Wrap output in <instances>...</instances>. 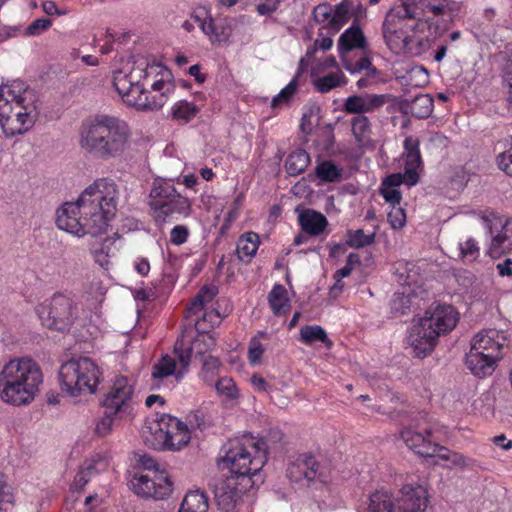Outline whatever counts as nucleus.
Instances as JSON below:
<instances>
[{
	"mask_svg": "<svg viewBox=\"0 0 512 512\" xmlns=\"http://www.w3.org/2000/svg\"><path fill=\"white\" fill-rule=\"evenodd\" d=\"M265 336L266 334L264 332H259L258 335L254 336L249 342L248 359L253 365L259 364L261 362V358L264 353V347L260 338Z\"/></svg>",
	"mask_w": 512,
	"mask_h": 512,
	"instance_id": "obj_48",
	"label": "nucleus"
},
{
	"mask_svg": "<svg viewBox=\"0 0 512 512\" xmlns=\"http://www.w3.org/2000/svg\"><path fill=\"white\" fill-rule=\"evenodd\" d=\"M113 244V240L105 239L101 246L94 251V259L102 268L107 269L111 264V258L115 256L116 249Z\"/></svg>",
	"mask_w": 512,
	"mask_h": 512,
	"instance_id": "obj_45",
	"label": "nucleus"
},
{
	"mask_svg": "<svg viewBox=\"0 0 512 512\" xmlns=\"http://www.w3.org/2000/svg\"><path fill=\"white\" fill-rule=\"evenodd\" d=\"M213 315L218 316V314L214 312H205L201 319L197 318L196 320H193L194 327L199 333L192 343H185L184 338L176 341L174 345V353L177 356L178 362L182 364V369L178 372L179 378H183L186 374L191 363L193 352L196 355L204 356L205 353L211 351L216 346L215 338L206 333L207 327L204 325L207 318L212 317Z\"/></svg>",
	"mask_w": 512,
	"mask_h": 512,
	"instance_id": "obj_11",
	"label": "nucleus"
},
{
	"mask_svg": "<svg viewBox=\"0 0 512 512\" xmlns=\"http://www.w3.org/2000/svg\"><path fill=\"white\" fill-rule=\"evenodd\" d=\"M177 191L170 180L157 178L153 181V186L150 191V202L151 209L155 212L157 218L160 214V208L155 203L160 205H166L167 202L176 197Z\"/></svg>",
	"mask_w": 512,
	"mask_h": 512,
	"instance_id": "obj_24",
	"label": "nucleus"
},
{
	"mask_svg": "<svg viewBox=\"0 0 512 512\" xmlns=\"http://www.w3.org/2000/svg\"><path fill=\"white\" fill-rule=\"evenodd\" d=\"M498 360V358H488L481 352L469 350L466 354L465 364L474 376L484 378L494 372Z\"/></svg>",
	"mask_w": 512,
	"mask_h": 512,
	"instance_id": "obj_25",
	"label": "nucleus"
},
{
	"mask_svg": "<svg viewBox=\"0 0 512 512\" xmlns=\"http://www.w3.org/2000/svg\"><path fill=\"white\" fill-rule=\"evenodd\" d=\"M118 415V413H109L108 409H105L104 415L96 423L95 433L100 437L110 434L114 418Z\"/></svg>",
	"mask_w": 512,
	"mask_h": 512,
	"instance_id": "obj_50",
	"label": "nucleus"
},
{
	"mask_svg": "<svg viewBox=\"0 0 512 512\" xmlns=\"http://www.w3.org/2000/svg\"><path fill=\"white\" fill-rule=\"evenodd\" d=\"M300 340L307 345L315 342H322L328 349L333 345L332 341L328 338L326 331L319 325H306L301 327Z\"/></svg>",
	"mask_w": 512,
	"mask_h": 512,
	"instance_id": "obj_35",
	"label": "nucleus"
},
{
	"mask_svg": "<svg viewBox=\"0 0 512 512\" xmlns=\"http://www.w3.org/2000/svg\"><path fill=\"white\" fill-rule=\"evenodd\" d=\"M375 232L365 233L362 229L348 230L346 243L352 248H363L375 241Z\"/></svg>",
	"mask_w": 512,
	"mask_h": 512,
	"instance_id": "obj_43",
	"label": "nucleus"
},
{
	"mask_svg": "<svg viewBox=\"0 0 512 512\" xmlns=\"http://www.w3.org/2000/svg\"><path fill=\"white\" fill-rule=\"evenodd\" d=\"M333 7L328 3L318 4L313 9V18L319 24H327L332 18Z\"/></svg>",
	"mask_w": 512,
	"mask_h": 512,
	"instance_id": "obj_51",
	"label": "nucleus"
},
{
	"mask_svg": "<svg viewBox=\"0 0 512 512\" xmlns=\"http://www.w3.org/2000/svg\"><path fill=\"white\" fill-rule=\"evenodd\" d=\"M51 25V20L47 18H40L34 20L26 29L28 35H38L47 30Z\"/></svg>",
	"mask_w": 512,
	"mask_h": 512,
	"instance_id": "obj_59",
	"label": "nucleus"
},
{
	"mask_svg": "<svg viewBox=\"0 0 512 512\" xmlns=\"http://www.w3.org/2000/svg\"><path fill=\"white\" fill-rule=\"evenodd\" d=\"M400 436L410 450L422 457L435 456L439 448L433 439L431 427H407L401 431Z\"/></svg>",
	"mask_w": 512,
	"mask_h": 512,
	"instance_id": "obj_15",
	"label": "nucleus"
},
{
	"mask_svg": "<svg viewBox=\"0 0 512 512\" xmlns=\"http://www.w3.org/2000/svg\"><path fill=\"white\" fill-rule=\"evenodd\" d=\"M438 335L433 329H428L427 325L420 318L413 323L407 338L408 344L418 357H424L435 347Z\"/></svg>",
	"mask_w": 512,
	"mask_h": 512,
	"instance_id": "obj_20",
	"label": "nucleus"
},
{
	"mask_svg": "<svg viewBox=\"0 0 512 512\" xmlns=\"http://www.w3.org/2000/svg\"><path fill=\"white\" fill-rule=\"evenodd\" d=\"M189 236V230L184 225L175 226L170 232V242L174 245L184 244Z\"/></svg>",
	"mask_w": 512,
	"mask_h": 512,
	"instance_id": "obj_56",
	"label": "nucleus"
},
{
	"mask_svg": "<svg viewBox=\"0 0 512 512\" xmlns=\"http://www.w3.org/2000/svg\"><path fill=\"white\" fill-rule=\"evenodd\" d=\"M279 7V0H262L256 5V11L261 16L274 13Z\"/></svg>",
	"mask_w": 512,
	"mask_h": 512,
	"instance_id": "obj_60",
	"label": "nucleus"
},
{
	"mask_svg": "<svg viewBox=\"0 0 512 512\" xmlns=\"http://www.w3.org/2000/svg\"><path fill=\"white\" fill-rule=\"evenodd\" d=\"M483 225L491 237L489 254L496 257L512 252V218L505 219L494 212L481 216Z\"/></svg>",
	"mask_w": 512,
	"mask_h": 512,
	"instance_id": "obj_13",
	"label": "nucleus"
},
{
	"mask_svg": "<svg viewBox=\"0 0 512 512\" xmlns=\"http://www.w3.org/2000/svg\"><path fill=\"white\" fill-rule=\"evenodd\" d=\"M318 468L319 464L312 455L302 454L289 463L287 476L295 483H309L315 479Z\"/></svg>",
	"mask_w": 512,
	"mask_h": 512,
	"instance_id": "obj_21",
	"label": "nucleus"
},
{
	"mask_svg": "<svg viewBox=\"0 0 512 512\" xmlns=\"http://www.w3.org/2000/svg\"><path fill=\"white\" fill-rule=\"evenodd\" d=\"M259 236L254 232H247L237 241V254L240 260L250 261L259 247Z\"/></svg>",
	"mask_w": 512,
	"mask_h": 512,
	"instance_id": "obj_31",
	"label": "nucleus"
},
{
	"mask_svg": "<svg viewBox=\"0 0 512 512\" xmlns=\"http://www.w3.org/2000/svg\"><path fill=\"white\" fill-rule=\"evenodd\" d=\"M198 113V108L194 103L181 100L175 103L171 109L172 118L187 123L191 121Z\"/></svg>",
	"mask_w": 512,
	"mask_h": 512,
	"instance_id": "obj_42",
	"label": "nucleus"
},
{
	"mask_svg": "<svg viewBox=\"0 0 512 512\" xmlns=\"http://www.w3.org/2000/svg\"><path fill=\"white\" fill-rule=\"evenodd\" d=\"M205 305V301L200 299V297L196 296L188 308L187 318H191L192 316H198V314H200L203 311Z\"/></svg>",
	"mask_w": 512,
	"mask_h": 512,
	"instance_id": "obj_63",
	"label": "nucleus"
},
{
	"mask_svg": "<svg viewBox=\"0 0 512 512\" xmlns=\"http://www.w3.org/2000/svg\"><path fill=\"white\" fill-rule=\"evenodd\" d=\"M389 99L387 94L351 95L344 100L342 110L354 116L366 115L380 110Z\"/></svg>",
	"mask_w": 512,
	"mask_h": 512,
	"instance_id": "obj_19",
	"label": "nucleus"
},
{
	"mask_svg": "<svg viewBox=\"0 0 512 512\" xmlns=\"http://www.w3.org/2000/svg\"><path fill=\"white\" fill-rule=\"evenodd\" d=\"M13 496L9 492V487L6 485L4 475L0 472V512L6 511V505L12 503Z\"/></svg>",
	"mask_w": 512,
	"mask_h": 512,
	"instance_id": "obj_58",
	"label": "nucleus"
},
{
	"mask_svg": "<svg viewBox=\"0 0 512 512\" xmlns=\"http://www.w3.org/2000/svg\"><path fill=\"white\" fill-rule=\"evenodd\" d=\"M499 333L496 330H483L477 333L471 340L470 350L481 352L486 357L501 358L503 343H500Z\"/></svg>",
	"mask_w": 512,
	"mask_h": 512,
	"instance_id": "obj_22",
	"label": "nucleus"
},
{
	"mask_svg": "<svg viewBox=\"0 0 512 512\" xmlns=\"http://www.w3.org/2000/svg\"><path fill=\"white\" fill-rule=\"evenodd\" d=\"M309 164V154L303 149H298L288 155L285 161V169L290 176H297L303 173Z\"/></svg>",
	"mask_w": 512,
	"mask_h": 512,
	"instance_id": "obj_34",
	"label": "nucleus"
},
{
	"mask_svg": "<svg viewBox=\"0 0 512 512\" xmlns=\"http://www.w3.org/2000/svg\"><path fill=\"white\" fill-rule=\"evenodd\" d=\"M389 224L394 228H402L406 223V214L404 209L399 206L392 207L391 211L387 215Z\"/></svg>",
	"mask_w": 512,
	"mask_h": 512,
	"instance_id": "obj_52",
	"label": "nucleus"
},
{
	"mask_svg": "<svg viewBox=\"0 0 512 512\" xmlns=\"http://www.w3.org/2000/svg\"><path fill=\"white\" fill-rule=\"evenodd\" d=\"M179 364L180 367L177 368L175 360L169 355H165L153 366L152 376L163 379L175 375L177 380H181L182 378L178 377V372L182 369V364L180 362Z\"/></svg>",
	"mask_w": 512,
	"mask_h": 512,
	"instance_id": "obj_39",
	"label": "nucleus"
},
{
	"mask_svg": "<svg viewBox=\"0 0 512 512\" xmlns=\"http://www.w3.org/2000/svg\"><path fill=\"white\" fill-rule=\"evenodd\" d=\"M459 256L464 262H473L480 256V247L478 242L469 237L459 243Z\"/></svg>",
	"mask_w": 512,
	"mask_h": 512,
	"instance_id": "obj_46",
	"label": "nucleus"
},
{
	"mask_svg": "<svg viewBox=\"0 0 512 512\" xmlns=\"http://www.w3.org/2000/svg\"><path fill=\"white\" fill-rule=\"evenodd\" d=\"M43 382L39 364L31 358L10 360L0 371V398L11 405L31 403Z\"/></svg>",
	"mask_w": 512,
	"mask_h": 512,
	"instance_id": "obj_5",
	"label": "nucleus"
},
{
	"mask_svg": "<svg viewBox=\"0 0 512 512\" xmlns=\"http://www.w3.org/2000/svg\"><path fill=\"white\" fill-rule=\"evenodd\" d=\"M434 101L427 94L417 95L410 104V110L413 116L424 119L433 111Z\"/></svg>",
	"mask_w": 512,
	"mask_h": 512,
	"instance_id": "obj_40",
	"label": "nucleus"
},
{
	"mask_svg": "<svg viewBox=\"0 0 512 512\" xmlns=\"http://www.w3.org/2000/svg\"><path fill=\"white\" fill-rule=\"evenodd\" d=\"M194 20L212 43L222 42L228 39L229 32L227 29L223 25L216 23L210 15H206L204 18L196 15L194 16Z\"/></svg>",
	"mask_w": 512,
	"mask_h": 512,
	"instance_id": "obj_29",
	"label": "nucleus"
},
{
	"mask_svg": "<svg viewBox=\"0 0 512 512\" xmlns=\"http://www.w3.org/2000/svg\"><path fill=\"white\" fill-rule=\"evenodd\" d=\"M299 224L307 234L317 236L325 230L328 221L322 213L307 209L300 213Z\"/></svg>",
	"mask_w": 512,
	"mask_h": 512,
	"instance_id": "obj_28",
	"label": "nucleus"
},
{
	"mask_svg": "<svg viewBox=\"0 0 512 512\" xmlns=\"http://www.w3.org/2000/svg\"><path fill=\"white\" fill-rule=\"evenodd\" d=\"M208 498L199 490L188 492L178 512H208Z\"/></svg>",
	"mask_w": 512,
	"mask_h": 512,
	"instance_id": "obj_32",
	"label": "nucleus"
},
{
	"mask_svg": "<svg viewBox=\"0 0 512 512\" xmlns=\"http://www.w3.org/2000/svg\"><path fill=\"white\" fill-rule=\"evenodd\" d=\"M350 1H342L341 3L333 7L332 18L330 21L323 25V29H327V32L335 35L350 19Z\"/></svg>",
	"mask_w": 512,
	"mask_h": 512,
	"instance_id": "obj_30",
	"label": "nucleus"
},
{
	"mask_svg": "<svg viewBox=\"0 0 512 512\" xmlns=\"http://www.w3.org/2000/svg\"><path fill=\"white\" fill-rule=\"evenodd\" d=\"M402 183L408 185L407 172L405 170L404 173H395L386 177L382 183V186L396 188Z\"/></svg>",
	"mask_w": 512,
	"mask_h": 512,
	"instance_id": "obj_61",
	"label": "nucleus"
},
{
	"mask_svg": "<svg viewBox=\"0 0 512 512\" xmlns=\"http://www.w3.org/2000/svg\"><path fill=\"white\" fill-rule=\"evenodd\" d=\"M94 469L93 463H86L75 476L74 486L79 489L83 488L89 482V478L93 475Z\"/></svg>",
	"mask_w": 512,
	"mask_h": 512,
	"instance_id": "obj_53",
	"label": "nucleus"
},
{
	"mask_svg": "<svg viewBox=\"0 0 512 512\" xmlns=\"http://www.w3.org/2000/svg\"><path fill=\"white\" fill-rule=\"evenodd\" d=\"M437 451H440V453L437 454L438 458L444 461H449L451 463V467L465 468L471 464L470 458L459 452L449 450L444 446L439 445Z\"/></svg>",
	"mask_w": 512,
	"mask_h": 512,
	"instance_id": "obj_44",
	"label": "nucleus"
},
{
	"mask_svg": "<svg viewBox=\"0 0 512 512\" xmlns=\"http://www.w3.org/2000/svg\"><path fill=\"white\" fill-rule=\"evenodd\" d=\"M250 384L253 390L257 393H266L272 395L273 388L272 386L259 374H253L250 377ZM273 399V396H271Z\"/></svg>",
	"mask_w": 512,
	"mask_h": 512,
	"instance_id": "obj_54",
	"label": "nucleus"
},
{
	"mask_svg": "<svg viewBox=\"0 0 512 512\" xmlns=\"http://www.w3.org/2000/svg\"><path fill=\"white\" fill-rule=\"evenodd\" d=\"M130 138L128 124L108 114H96L83 120L78 132L81 150L104 161L122 156L129 146Z\"/></svg>",
	"mask_w": 512,
	"mask_h": 512,
	"instance_id": "obj_4",
	"label": "nucleus"
},
{
	"mask_svg": "<svg viewBox=\"0 0 512 512\" xmlns=\"http://www.w3.org/2000/svg\"><path fill=\"white\" fill-rule=\"evenodd\" d=\"M154 435L155 441L151 445L158 450H180L191 438L187 425L169 414H164L157 420Z\"/></svg>",
	"mask_w": 512,
	"mask_h": 512,
	"instance_id": "obj_12",
	"label": "nucleus"
},
{
	"mask_svg": "<svg viewBox=\"0 0 512 512\" xmlns=\"http://www.w3.org/2000/svg\"><path fill=\"white\" fill-rule=\"evenodd\" d=\"M297 86V79L294 78L275 97H273L271 101V107L276 108L280 105L287 104L290 101L291 97L295 94Z\"/></svg>",
	"mask_w": 512,
	"mask_h": 512,
	"instance_id": "obj_49",
	"label": "nucleus"
},
{
	"mask_svg": "<svg viewBox=\"0 0 512 512\" xmlns=\"http://www.w3.org/2000/svg\"><path fill=\"white\" fill-rule=\"evenodd\" d=\"M119 196L114 180L96 179L76 202H66L57 210L56 225L78 237L86 234L98 236L107 230L109 221L114 218Z\"/></svg>",
	"mask_w": 512,
	"mask_h": 512,
	"instance_id": "obj_1",
	"label": "nucleus"
},
{
	"mask_svg": "<svg viewBox=\"0 0 512 512\" xmlns=\"http://www.w3.org/2000/svg\"><path fill=\"white\" fill-rule=\"evenodd\" d=\"M133 491L146 499L162 500L172 492V482L164 473L153 472V475L134 476L131 480Z\"/></svg>",
	"mask_w": 512,
	"mask_h": 512,
	"instance_id": "obj_14",
	"label": "nucleus"
},
{
	"mask_svg": "<svg viewBox=\"0 0 512 512\" xmlns=\"http://www.w3.org/2000/svg\"><path fill=\"white\" fill-rule=\"evenodd\" d=\"M343 66L351 74H355V73H360L362 71H366V75L367 76L373 77L377 73L376 68L372 65V62L367 57H363V58L359 59L355 63H351L349 61H344L343 62Z\"/></svg>",
	"mask_w": 512,
	"mask_h": 512,
	"instance_id": "obj_47",
	"label": "nucleus"
},
{
	"mask_svg": "<svg viewBox=\"0 0 512 512\" xmlns=\"http://www.w3.org/2000/svg\"><path fill=\"white\" fill-rule=\"evenodd\" d=\"M169 70L159 63L137 61L129 73L113 74V85L123 101L141 111L163 107L174 92V84L165 79Z\"/></svg>",
	"mask_w": 512,
	"mask_h": 512,
	"instance_id": "obj_3",
	"label": "nucleus"
},
{
	"mask_svg": "<svg viewBox=\"0 0 512 512\" xmlns=\"http://www.w3.org/2000/svg\"><path fill=\"white\" fill-rule=\"evenodd\" d=\"M351 133L356 144L367 147L372 142V123L367 115L353 116L350 120Z\"/></svg>",
	"mask_w": 512,
	"mask_h": 512,
	"instance_id": "obj_26",
	"label": "nucleus"
},
{
	"mask_svg": "<svg viewBox=\"0 0 512 512\" xmlns=\"http://www.w3.org/2000/svg\"><path fill=\"white\" fill-rule=\"evenodd\" d=\"M347 84V78L343 72L337 71L313 80L315 89L320 93H328L334 88Z\"/></svg>",
	"mask_w": 512,
	"mask_h": 512,
	"instance_id": "obj_37",
	"label": "nucleus"
},
{
	"mask_svg": "<svg viewBox=\"0 0 512 512\" xmlns=\"http://www.w3.org/2000/svg\"><path fill=\"white\" fill-rule=\"evenodd\" d=\"M429 493L422 485L405 486L397 498L385 492H375L370 496V512H426Z\"/></svg>",
	"mask_w": 512,
	"mask_h": 512,
	"instance_id": "obj_9",
	"label": "nucleus"
},
{
	"mask_svg": "<svg viewBox=\"0 0 512 512\" xmlns=\"http://www.w3.org/2000/svg\"><path fill=\"white\" fill-rule=\"evenodd\" d=\"M410 272L407 264H398L396 270L397 281L403 288L402 291L394 293L390 303L391 312L395 315H405L410 312L413 306L415 295L410 286L415 282V275H411Z\"/></svg>",
	"mask_w": 512,
	"mask_h": 512,
	"instance_id": "obj_17",
	"label": "nucleus"
},
{
	"mask_svg": "<svg viewBox=\"0 0 512 512\" xmlns=\"http://www.w3.org/2000/svg\"><path fill=\"white\" fill-rule=\"evenodd\" d=\"M26 87L13 82L12 88L0 91V126L7 137L27 132L35 123L37 112Z\"/></svg>",
	"mask_w": 512,
	"mask_h": 512,
	"instance_id": "obj_6",
	"label": "nucleus"
},
{
	"mask_svg": "<svg viewBox=\"0 0 512 512\" xmlns=\"http://www.w3.org/2000/svg\"><path fill=\"white\" fill-rule=\"evenodd\" d=\"M134 394V383L125 376L115 378L110 390L105 396L103 406L109 413H126Z\"/></svg>",
	"mask_w": 512,
	"mask_h": 512,
	"instance_id": "obj_16",
	"label": "nucleus"
},
{
	"mask_svg": "<svg viewBox=\"0 0 512 512\" xmlns=\"http://www.w3.org/2000/svg\"><path fill=\"white\" fill-rule=\"evenodd\" d=\"M37 314L44 326L64 331L69 329L77 319L78 308L72 297L55 293L49 300L38 306Z\"/></svg>",
	"mask_w": 512,
	"mask_h": 512,
	"instance_id": "obj_10",
	"label": "nucleus"
},
{
	"mask_svg": "<svg viewBox=\"0 0 512 512\" xmlns=\"http://www.w3.org/2000/svg\"><path fill=\"white\" fill-rule=\"evenodd\" d=\"M155 205L160 208V214L157 219L161 221H165L166 218L173 213L188 215L191 208L190 201L185 197H181L178 193L176 197H173L166 205L157 203H155Z\"/></svg>",
	"mask_w": 512,
	"mask_h": 512,
	"instance_id": "obj_33",
	"label": "nucleus"
},
{
	"mask_svg": "<svg viewBox=\"0 0 512 512\" xmlns=\"http://www.w3.org/2000/svg\"><path fill=\"white\" fill-rule=\"evenodd\" d=\"M366 46V38L361 28L353 24L346 29L340 36L338 41V50L341 56L353 49H363Z\"/></svg>",
	"mask_w": 512,
	"mask_h": 512,
	"instance_id": "obj_27",
	"label": "nucleus"
},
{
	"mask_svg": "<svg viewBox=\"0 0 512 512\" xmlns=\"http://www.w3.org/2000/svg\"><path fill=\"white\" fill-rule=\"evenodd\" d=\"M218 395L227 405H234L240 398L239 389L232 378H220L215 384Z\"/></svg>",
	"mask_w": 512,
	"mask_h": 512,
	"instance_id": "obj_36",
	"label": "nucleus"
},
{
	"mask_svg": "<svg viewBox=\"0 0 512 512\" xmlns=\"http://www.w3.org/2000/svg\"><path fill=\"white\" fill-rule=\"evenodd\" d=\"M500 276H512V259L507 258L496 265Z\"/></svg>",
	"mask_w": 512,
	"mask_h": 512,
	"instance_id": "obj_64",
	"label": "nucleus"
},
{
	"mask_svg": "<svg viewBox=\"0 0 512 512\" xmlns=\"http://www.w3.org/2000/svg\"><path fill=\"white\" fill-rule=\"evenodd\" d=\"M428 329H433L438 337L452 331L459 321V314L451 305H438L433 310H427L421 318Z\"/></svg>",
	"mask_w": 512,
	"mask_h": 512,
	"instance_id": "obj_18",
	"label": "nucleus"
},
{
	"mask_svg": "<svg viewBox=\"0 0 512 512\" xmlns=\"http://www.w3.org/2000/svg\"><path fill=\"white\" fill-rule=\"evenodd\" d=\"M380 194L386 202L392 205V207L399 206L402 197L397 188L382 186L380 188Z\"/></svg>",
	"mask_w": 512,
	"mask_h": 512,
	"instance_id": "obj_57",
	"label": "nucleus"
},
{
	"mask_svg": "<svg viewBox=\"0 0 512 512\" xmlns=\"http://www.w3.org/2000/svg\"><path fill=\"white\" fill-rule=\"evenodd\" d=\"M405 171L407 172L408 186L415 185L419 180L417 169L422 164L419 150L420 142L416 137L408 136L404 140Z\"/></svg>",
	"mask_w": 512,
	"mask_h": 512,
	"instance_id": "obj_23",
	"label": "nucleus"
},
{
	"mask_svg": "<svg viewBox=\"0 0 512 512\" xmlns=\"http://www.w3.org/2000/svg\"><path fill=\"white\" fill-rule=\"evenodd\" d=\"M315 174L322 182H337L341 179L342 169L332 161H322L316 166Z\"/></svg>",
	"mask_w": 512,
	"mask_h": 512,
	"instance_id": "obj_41",
	"label": "nucleus"
},
{
	"mask_svg": "<svg viewBox=\"0 0 512 512\" xmlns=\"http://www.w3.org/2000/svg\"><path fill=\"white\" fill-rule=\"evenodd\" d=\"M497 165L505 174L512 177V147L497 156Z\"/></svg>",
	"mask_w": 512,
	"mask_h": 512,
	"instance_id": "obj_55",
	"label": "nucleus"
},
{
	"mask_svg": "<svg viewBox=\"0 0 512 512\" xmlns=\"http://www.w3.org/2000/svg\"><path fill=\"white\" fill-rule=\"evenodd\" d=\"M270 306L276 315L285 314L290 308L287 291L283 285H275L268 296Z\"/></svg>",
	"mask_w": 512,
	"mask_h": 512,
	"instance_id": "obj_38",
	"label": "nucleus"
},
{
	"mask_svg": "<svg viewBox=\"0 0 512 512\" xmlns=\"http://www.w3.org/2000/svg\"><path fill=\"white\" fill-rule=\"evenodd\" d=\"M324 31L327 29H323V26L319 30V39H316L315 46H318L323 51H328L333 46L332 34L327 32V36H325Z\"/></svg>",
	"mask_w": 512,
	"mask_h": 512,
	"instance_id": "obj_62",
	"label": "nucleus"
},
{
	"mask_svg": "<svg viewBox=\"0 0 512 512\" xmlns=\"http://www.w3.org/2000/svg\"><path fill=\"white\" fill-rule=\"evenodd\" d=\"M267 444L263 439L243 436L229 442L222 462L230 475L213 484L216 505L222 512H235L243 491L250 485V476L259 472L266 460Z\"/></svg>",
	"mask_w": 512,
	"mask_h": 512,
	"instance_id": "obj_2",
	"label": "nucleus"
},
{
	"mask_svg": "<svg viewBox=\"0 0 512 512\" xmlns=\"http://www.w3.org/2000/svg\"><path fill=\"white\" fill-rule=\"evenodd\" d=\"M58 375L61 390L71 397H79L95 393L101 373L90 358L79 357L63 363Z\"/></svg>",
	"mask_w": 512,
	"mask_h": 512,
	"instance_id": "obj_8",
	"label": "nucleus"
},
{
	"mask_svg": "<svg viewBox=\"0 0 512 512\" xmlns=\"http://www.w3.org/2000/svg\"><path fill=\"white\" fill-rule=\"evenodd\" d=\"M417 0H401L385 15L382 24L383 37L392 50H405L412 42L411 33L417 27Z\"/></svg>",
	"mask_w": 512,
	"mask_h": 512,
	"instance_id": "obj_7",
	"label": "nucleus"
}]
</instances>
